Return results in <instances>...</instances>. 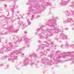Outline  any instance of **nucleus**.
I'll return each mask as SVG.
<instances>
[{"instance_id": "nucleus-40", "label": "nucleus", "mask_w": 74, "mask_h": 74, "mask_svg": "<svg viewBox=\"0 0 74 74\" xmlns=\"http://www.w3.org/2000/svg\"><path fill=\"white\" fill-rule=\"evenodd\" d=\"M11 1V0H8V1L9 2V1Z\"/></svg>"}, {"instance_id": "nucleus-20", "label": "nucleus", "mask_w": 74, "mask_h": 74, "mask_svg": "<svg viewBox=\"0 0 74 74\" xmlns=\"http://www.w3.org/2000/svg\"><path fill=\"white\" fill-rule=\"evenodd\" d=\"M16 5H15V3H14L13 4V8H16Z\"/></svg>"}, {"instance_id": "nucleus-11", "label": "nucleus", "mask_w": 74, "mask_h": 74, "mask_svg": "<svg viewBox=\"0 0 74 74\" xmlns=\"http://www.w3.org/2000/svg\"><path fill=\"white\" fill-rule=\"evenodd\" d=\"M65 15L66 16H68L70 15V14L68 12H66L65 13Z\"/></svg>"}, {"instance_id": "nucleus-4", "label": "nucleus", "mask_w": 74, "mask_h": 74, "mask_svg": "<svg viewBox=\"0 0 74 74\" xmlns=\"http://www.w3.org/2000/svg\"><path fill=\"white\" fill-rule=\"evenodd\" d=\"M25 40V47H29V44L30 43V39L25 37L24 36L23 37H21V38H18V41L19 42H21L22 41V38Z\"/></svg>"}, {"instance_id": "nucleus-45", "label": "nucleus", "mask_w": 74, "mask_h": 74, "mask_svg": "<svg viewBox=\"0 0 74 74\" xmlns=\"http://www.w3.org/2000/svg\"><path fill=\"white\" fill-rule=\"evenodd\" d=\"M31 20H33V19H31Z\"/></svg>"}, {"instance_id": "nucleus-31", "label": "nucleus", "mask_w": 74, "mask_h": 74, "mask_svg": "<svg viewBox=\"0 0 74 74\" xmlns=\"http://www.w3.org/2000/svg\"><path fill=\"white\" fill-rule=\"evenodd\" d=\"M69 29V28H67L65 29V30H68Z\"/></svg>"}, {"instance_id": "nucleus-15", "label": "nucleus", "mask_w": 74, "mask_h": 74, "mask_svg": "<svg viewBox=\"0 0 74 74\" xmlns=\"http://www.w3.org/2000/svg\"><path fill=\"white\" fill-rule=\"evenodd\" d=\"M26 26H27L25 25V24H23L22 28L23 29H24L25 27H26Z\"/></svg>"}, {"instance_id": "nucleus-42", "label": "nucleus", "mask_w": 74, "mask_h": 74, "mask_svg": "<svg viewBox=\"0 0 74 74\" xmlns=\"http://www.w3.org/2000/svg\"><path fill=\"white\" fill-rule=\"evenodd\" d=\"M1 39H0V42H1Z\"/></svg>"}, {"instance_id": "nucleus-26", "label": "nucleus", "mask_w": 74, "mask_h": 74, "mask_svg": "<svg viewBox=\"0 0 74 74\" xmlns=\"http://www.w3.org/2000/svg\"><path fill=\"white\" fill-rule=\"evenodd\" d=\"M21 26V23H19V26Z\"/></svg>"}, {"instance_id": "nucleus-9", "label": "nucleus", "mask_w": 74, "mask_h": 74, "mask_svg": "<svg viewBox=\"0 0 74 74\" xmlns=\"http://www.w3.org/2000/svg\"><path fill=\"white\" fill-rule=\"evenodd\" d=\"M63 1V0H62V2L59 3V5L60 6H64V5H66L67 4V3Z\"/></svg>"}, {"instance_id": "nucleus-41", "label": "nucleus", "mask_w": 74, "mask_h": 74, "mask_svg": "<svg viewBox=\"0 0 74 74\" xmlns=\"http://www.w3.org/2000/svg\"><path fill=\"white\" fill-rule=\"evenodd\" d=\"M74 15V12H73V15Z\"/></svg>"}, {"instance_id": "nucleus-21", "label": "nucleus", "mask_w": 74, "mask_h": 74, "mask_svg": "<svg viewBox=\"0 0 74 74\" xmlns=\"http://www.w3.org/2000/svg\"><path fill=\"white\" fill-rule=\"evenodd\" d=\"M21 55L22 57H23V56H24V55H25V54L23 53H21Z\"/></svg>"}, {"instance_id": "nucleus-16", "label": "nucleus", "mask_w": 74, "mask_h": 74, "mask_svg": "<svg viewBox=\"0 0 74 74\" xmlns=\"http://www.w3.org/2000/svg\"><path fill=\"white\" fill-rule=\"evenodd\" d=\"M27 21L29 25H30L31 24V22H30V21H29V19H27Z\"/></svg>"}, {"instance_id": "nucleus-33", "label": "nucleus", "mask_w": 74, "mask_h": 74, "mask_svg": "<svg viewBox=\"0 0 74 74\" xmlns=\"http://www.w3.org/2000/svg\"><path fill=\"white\" fill-rule=\"evenodd\" d=\"M55 40H58V38H55Z\"/></svg>"}, {"instance_id": "nucleus-30", "label": "nucleus", "mask_w": 74, "mask_h": 74, "mask_svg": "<svg viewBox=\"0 0 74 74\" xmlns=\"http://www.w3.org/2000/svg\"><path fill=\"white\" fill-rule=\"evenodd\" d=\"M48 45H49L47 43L46 44V47H48Z\"/></svg>"}, {"instance_id": "nucleus-46", "label": "nucleus", "mask_w": 74, "mask_h": 74, "mask_svg": "<svg viewBox=\"0 0 74 74\" xmlns=\"http://www.w3.org/2000/svg\"><path fill=\"white\" fill-rule=\"evenodd\" d=\"M71 6H72V5H71Z\"/></svg>"}, {"instance_id": "nucleus-48", "label": "nucleus", "mask_w": 74, "mask_h": 74, "mask_svg": "<svg viewBox=\"0 0 74 74\" xmlns=\"http://www.w3.org/2000/svg\"><path fill=\"white\" fill-rule=\"evenodd\" d=\"M42 53H43V52H42Z\"/></svg>"}, {"instance_id": "nucleus-7", "label": "nucleus", "mask_w": 74, "mask_h": 74, "mask_svg": "<svg viewBox=\"0 0 74 74\" xmlns=\"http://www.w3.org/2000/svg\"><path fill=\"white\" fill-rule=\"evenodd\" d=\"M60 37L61 38V39H63V40L65 39L66 40H69V39H70V38L67 37V35H65L63 34H61L60 35Z\"/></svg>"}, {"instance_id": "nucleus-29", "label": "nucleus", "mask_w": 74, "mask_h": 74, "mask_svg": "<svg viewBox=\"0 0 74 74\" xmlns=\"http://www.w3.org/2000/svg\"><path fill=\"white\" fill-rule=\"evenodd\" d=\"M24 34H27V32L26 31H25L24 32Z\"/></svg>"}, {"instance_id": "nucleus-24", "label": "nucleus", "mask_w": 74, "mask_h": 74, "mask_svg": "<svg viewBox=\"0 0 74 74\" xmlns=\"http://www.w3.org/2000/svg\"><path fill=\"white\" fill-rule=\"evenodd\" d=\"M18 29L14 31V33H17V32H18Z\"/></svg>"}, {"instance_id": "nucleus-22", "label": "nucleus", "mask_w": 74, "mask_h": 74, "mask_svg": "<svg viewBox=\"0 0 74 74\" xmlns=\"http://www.w3.org/2000/svg\"><path fill=\"white\" fill-rule=\"evenodd\" d=\"M69 44L67 43L66 45H65V46H67V47H68V46H69Z\"/></svg>"}, {"instance_id": "nucleus-38", "label": "nucleus", "mask_w": 74, "mask_h": 74, "mask_svg": "<svg viewBox=\"0 0 74 74\" xmlns=\"http://www.w3.org/2000/svg\"><path fill=\"white\" fill-rule=\"evenodd\" d=\"M29 14H30V13H27V15H29Z\"/></svg>"}, {"instance_id": "nucleus-18", "label": "nucleus", "mask_w": 74, "mask_h": 74, "mask_svg": "<svg viewBox=\"0 0 74 74\" xmlns=\"http://www.w3.org/2000/svg\"><path fill=\"white\" fill-rule=\"evenodd\" d=\"M68 56H69L67 55H65L64 56H63V58H66V57H68Z\"/></svg>"}, {"instance_id": "nucleus-2", "label": "nucleus", "mask_w": 74, "mask_h": 74, "mask_svg": "<svg viewBox=\"0 0 74 74\" xmlns=\"http://www.w3.org/2000/svg\"><path fill=\"white\" fill-rule=\"evenodd\" d=\"M29 0L28 2L27 3V4L28 5V4H31V6L29 8V10L35 14V11L33 9L32 7H34L36 9H38L40 8V7H39V5L37 4V3L35 2V0Z\"/></svg>"}, {"instance_id": "nucleus-44", "label": "nucleus", "mask_w": 74, "mask_h": 74, "mask_svg": "<svg viewBox=\"0 0 74 74\" xmlns=\"http://www.w3.org/2000/svg\"><path fill=\"white\" fill-rule=\"evenodd\" d=\"M8 10L7 9V10H6V11H8Z\"/></svg>"}, {"instance_id": "nucleus-12", "label": "nucleus", "mask_w": 74, "mask_h": 74, "mask_svg": "<svg viewBox=\"0 0 74 74\" xmlns=\"http://www.w3.org/2000/svg\"><path fill=\"white\" fill-rule=\"evenodd\" d=\"M45 4L46 5H51V3H49V2H47L45 3Z\"/></svg>"}, {"instance_id": "nucleus-36", "label": "nucleus", "mask_w": 74, "mask_h": 74, "mask_svg": "<svg viewBox=\"0 0 74 74\" xmlns=\"http://www.w3.org/2000/svg\"><path fill=\"white\" fill-rule=\"evenodd\" d=\"M2 66V64H0V67H1Z\"/></svg>"}, {"instance_id": "nucleus-5", "label": "nucleus", "mask_w": 74, "mask_h": 74, "mask_svg": "<svg viewBox=\"0 0 74 74\" xmlns=\"http://www.w3.org/2000/svg\"><path fill=\"white\" fill-rule=\"evenodd\" d=\"M5 58H8V60H11L13 62H14V60L17 59V57L15 56V55L13 54V53L10 55L5 56Z\"/></svg>"}, {"instance_id": "nucleus-23", "label": "nucleus", "mask_w": 74, "mask_h": 74, "mask_svg": "<svg viewBox=\"0 0 74 74\" xmlns=\"http://www.w3.org/2000/svg\"><path fill=\"white\" fill-rule=\"evenodd\" d=\"M69 53H74V51H72Z\"/></svg>"}, {"instance_id": "nucleus-37", "label": "nucleus", "mask_w": 74, "mask_h": 74, "mask_svg": "<svg viewBox=\"0 0 74 74\" xmlns=\"http://www.w3.org/2000/svg\"><path fill=\"white\" fill-rule=\"evenodd\" d=\"M34 57H37V56L36 55H35L34 56Z\"/></svg>"}, {"instance_id": "nucleus-35", "label": "nucleus", "mask_w": 74, "mask_h": 74, "mask_svg": "<svg viewBox=\"0 0 74 74\" xmlns=\"http://www.w3.org/2000/svg\"><path fill=\"white\" fill-rule=\"evenodd\" d=\"M33 17H34V15H33L31 18H33Z\"/></svg>"}, {"instance_id": "nucleus-27", "label": "nucleus", "mask_w": 74, "mask_h": 74, "mask_svg": "<svg viewBox=\"0 0 74 74\" xmlns=\"http://www.w3.org/2000/svg\"><path fill=\"white\" fill-rule=\"evenodd\" d=\"M42 35L41 34H40V35L39 34L38 35V36H39V37H41V36H42Z\"/></svg>"}, {"instance_id": "nucleus-25", "label": "nucleus", "mask_w": 74, "mask_h": 74, "mask_svg": "<svg viewBox=\"0 0 74 74\" xmlns=\"http://www.w3.org/2000/svg\"><path fill=\"white\" fill-rule=\"evenodd\" d=\"M17 0H12V1H14V2L15 3V2H16V1H17Z\"/></svg>"}, {"instance_id": "nucleus-49", "label": "nucleus", "mask_w": 74, "mask_h": 74, "mask_svg": "<svg viewBox=\"0 0 74 74\" xmlns=\"http://www.w3.org/2000/svg\"><path fill=\"white\" fill-rule=\"evenodd\" d=\"M63 32V31H62V32Z\"/></svg>"}, {"instance_id": "nucleus-32", "label": "nucleus", "mask_w": 74, "mask_h": 74, "mask_svg": "<svg viewBox=\"0 0 74 74\" xmlns=\"http://www.w3.org/2000/svg\"><path fill=\"white\" fill-rule=\"evenodd\" d=\"M18 42V41H16L15 42V44H16L17 43V42Z\"/></svg>"}, {"instance_id": "nucleus-19", "label": "nucleus", "mask_w": 74, "mask_h": 74, "mask_svg": "<svg viewBox=\"0 0 74 74\" xmlns=\"http://www.w3.org/2000/svg\"><path fill=\"white\" fill-rule=\"evenodd\" d=\"M68 22H69V21L67 20H65L64 21V23H67Z\"/></svg>"}, {"instance_id": "nucleus-13", "label": "nucleus", "mask_w": 74, "mask_h": 74, "mask_svg": "<svg viewBox=\"0 0 74 74\" xmlns=\"http://www.w3.org/2000/svg\"><path fill=\"white\" fill-rule=\"evenodd\" d=\"M72 21V19L70 18H67V21H68V22H70V21Z\"/></svg>"}, {"instance_id": "nucleus-3", "label": "nucleus", "mask_w": 74, "mask_h": 74, "mask_svg": "<svg viewBox=\"0 0 74 74\" xmlns=\"http://www.w3.org/2000/svg\"><path fill=\"white\" fill-rule=\"evenodd\" d=\"M33 56V54L30 55L27 57H25L24 59L23 60V63L24 66H26L27 64H28V62L30 63L31 66H32L33 64V63L32 62V57Z\"/></svg>"}, {"instance_id": "nucleus-14", "label": "nucleus", "mask_w": 74, "mask_h": 74, "mask_svg": "<svg viewBox=\"0 0 74 74\" xmlns=\"http://www.w3.org/2000/svg\"><path fill=\"white\" fill-rule=\"evenodd\" d=\"M71 60H73L72 62V64H74V60H74V58H72L71 59Z\"/></svg>"}, {"instance_id": "nucleus-47", "label": "nucleus", "mask_w": 74, "mask_h": 74, "mask_svg": "<svg viewBox=\"0 0 74 74\" xmlns=\"http://www.w3.org/2000/svg\"><path fill=\"white\" fill-rule=\"evenodd\" d=\"M38 42H40V41H39Z\"/></svg>"}, {"instance_id": "nucleus-10", "label": "nucleus", "mask_w": 74, "mask_h": 74, "mask_svg": "<svg viewBox=\"0 0 74 74\" xmlns=\"http://www.w3.org/2000/svg\"><path fill=\"white\" fill-rule=\"evenodd\" d=\"M5 49L4 47H3L1 48L0 49V53H4V50Z\"/></svg>"}, {"instance_id": "nucleus-28", "label": "nucleus", "mask_w": 74, "mask_h": 74, "mask_svg": "<svg viewBox=\"0 0 74 74\" xmlns=\"http://www.w3.org/2000/svg\"><path fill=\"white\" fill-rule=\"evenodd\" d=\"M11 11H14V8H12V9H11Z\"/></svg>"}, {"instance_id": "nucleus-8", "label": "nucleus", "mask_w": 74, "mask_h": 74, "mask_svg": "<svg viewBox=\"0 0 74 74\" xmlns=\"http://www.w3.org/2000/svg\"><path fill=\"white\" fill-rule=\"evenodd\" d=\"M24 50H25V49L23 48H22L21 49H20L18 50H15L14 53H16V55H19L21 53L22 51H23Z\"/></svg>"}, {"instance_id": "nucleus-39", "label": "nucleus", "mask_w": 74, "mask_h": 74, "mask_svg": "<svg viewBox=\"0 0 74 74\" xmlns=\"http://www.w3.org/2000/svg\"><path fill=\"white\" fill-rule=\"evenodd\" d=\"M0 17H1V18H2V17H3V16H0Z\"/></svg>"}, {"instance_id": "nucleus-17", "label": "nucleus", "mask_w": 74, "mask_h": 74, "mask_svg": "<svg viewBox=\"0 0 74 74\" xmlns=\"http://www.w3.org/2000/svg\"><path fill=\"white\" fill-rule=\"evenodd\" d=\"M45 46L44 45H42L41 46L39 47V48H42L43 47H45Z\"/></svg>"}, {"instance_id": "nucleus-34", "label": "nucleus", "mask_w": 74, "mask_h": 74, "mask_svg": "<svg viewBox=\"0 0 74 74\" xmlns=\"http://www.w3.org/2000/svg\"><path fill=\"white\" fill-rule=\"evenodd\" d=\"M4 6L5 7H7V5H4Z\"/></svg>"}, {"instance_id": "nucleus-6", "label": "nucleus", "mask_w": 74, "mask_h": 74, "mask_svg": "<svg viewBox=\"0 0 74 74\" xmlns=\"http://www.w3.org/2000/svg\"><path fill=\"white\" fill-rule=\"evenodd\" d=\"M12 47V48H16V47H18V46H16L15 45H11L10 47L5 45V48L6 49V51H9V50L11 49V48Z\"/></svg>"}, {"instance_id": "nucleus-43", "label": "nucleus", "mask_w": 74, "mask_h": 74, "mask_svg": "<svg viewBox=\"0 0 74 74\" xmlns=\"http://www.w3.org/2000/svg\"><path fill=\"white\" fill-rule=\"evenodd\" d=\"M21 18L22 19V18H23V17H21Z\"/></svg>"}, {"instance_id": "nucleus-1", "label": "nucleus", "mask_w": 74, "mask_h": 74, "mask_svg": "<svg viewBox=\"0 0 74 74\" xmlns=\"http://www.w3.org/2000/svg\"><path fill=\"white\" fill-rule=\"evenodd\" d=\"M57 17L54 18L53 17V19H51V20H49L48 21V23L47 24V25L48 26H50L51 27H53V29H47V31L48 32V33L47 34V36H49L51 34V33L54 32L55 33H58V32H60V30L58 28L56 27V20L57 19Z\"/></svg>"}]
</instances>
